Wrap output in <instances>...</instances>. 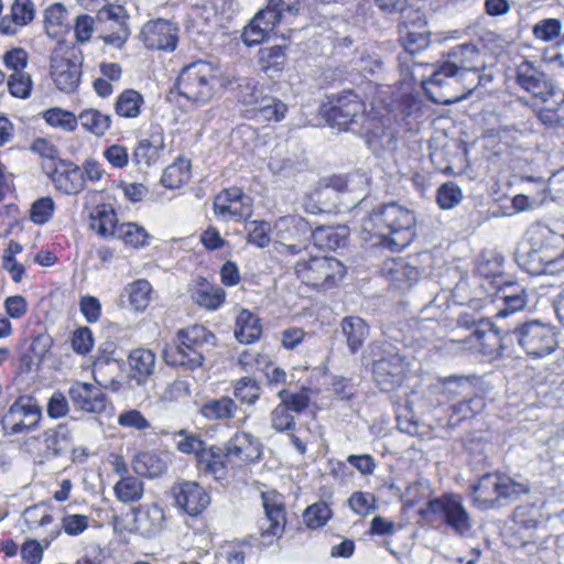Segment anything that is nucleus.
Segmentation results:
<instances>
[{
	"instance_id": "nucleus-1",
	"label": "nucleus",
	"mask_w": 564,
	"mask_h": 564,
	"mask_svg": "<svg viewBox=\"0 0 564 564\" xmlns=\"http://www.w3.org/2000/svg\"><path fill=\"white\" fill-rule=\"evenodd\" d=\"M492 64L494 58L477 45L459 44L443 56L422 85L429 98L435 104L457 102L482 82L491 80V75H480V72Z\"/></svg>"
},
{
	"instance_id": "nucleus-2",
	"label": "nucleus",
	"mask_w": 564,
	"mask_h": 564,
	"mask_svg": "<svg viewBox=\"0 0 564 564\" xmlns=\"http://www.w3.org/2000/svg\"><path fill=\"white\" fill-rule=\"evenodd\" d=\"M415 216L412 210L389 203L373 209L361 219L360 237L371 246H384L401 251L415 237Z\"/></svg>"
},
{
	"instance_id": "nucleus-3",
	"label": "nucleus",
	"mask_w": 564,
	"mask_h": 564,
	"mask_svg": "<svg viewBox=\"0 0 564 564\" xmlns=\"http://www.w3.org/2000/svg\"><path fill=\"white\" fill-rule=\"evenodd\" d=\"M529 491L525 482L506 474L490 473L482 475L471 486V502L479 510L503 508Z\"/></svg>"
},
{
	"instance_id": "nucleus-4",
	"label": "nucleus",
	"mask_w": 564,
	"mask_h": 564,
	"mask_svg": "<svg viewBox=\"0 0 564 564\" xmlns=\"http://www.w3.org/2000/svg\"><path fill=\"white\" fill-rule=\"evenodd\" d=\"M215 346V336L203 325L180 329L176 341L163 351L167 365L195 369L203 365L205 354Z\"/></svg>"
},
{
	"instance_id": "nucleus-5",
	"label": "nucleus",
	"mask_w": 564,
	"mask_h": 564,
	"mask_svg": "<svg viewBox=\"0 0 564 564\" xmlns=\"http://www.w3.org/2000/svg\"><path fill=\"white\" fill-rule=\"evenodd\" d=\"M302 283L316 290H328L338 284L346 272L345 265L333 257L310 256L300 259L294 267Z\"/></svg>"
},
{
	"instance_id": "nucleus-6",
	"label": "nucleus",
	"mask_w": 564,
	"mask_h": 564,
	"mask_svg": "<svg viewBox=\"0 0 564 564\" xmlns=\"http://www.w3.org/2000/svg\"><path fill=\"white\" fill-rule=\"evenodd\" d=\"M216 74L210 64L198 61L185 66L178 75V94L196 105H205L215 95Z\"/></svg>"
},
{
	"instance_id": "nucleus-7",
	"label": "nucleus",
	"mask_w": 564,
	"mask_h": 564,
	"mask_svg": "<svg viewBox=\"0 0 564 564\" xmlns=\"http://www.w3.org/2000/svg\"><path fill=\"white\" fill-rule=\"evenodd\" d=\"M531 257L540 262L542 272L555 274L564 271V240L547 226H534L530 230Z\"/></svg>"
},
{
	"instance_id": "nucleus-8",
	"label": "nucleus",
	"mask_w": 564,
	"mask_h": 564,
	"mask_svg": "<svg viewBox=\"0 0 564 564\" xmlns=\"http://www.w3.org/2000/svg\"><path fill=\"white\" fill-rule=\"evenodd\" d=\"M512 335L527 354L533 357L550 355L558 345L555 329L539 321H530L516 327Z\"/></svg>"
},
{
	"instance_id": "nucleus-9",
	"label": "nucleus",
	"mask_w": 564,
	"mask_h": 564,
	"mask_svg": "<svg viewBox=\"0 0 564 564\" xmlns=\"http://www.w3.org/2000/svg\"><path fill=\"white\" fill-rule=\"evenodd\" d=\"M261 501L264 517L259 520V543L268 547L282 536L286 517L283 498L280 494L263 491Z\"/></svg>"
},
{
	"instance_id": "nucleus-10",
	"label": "nucleus",
	"mask_w": 564,
	"mask_h": 564,
	"mask_svg": "<svg viewBox=\"0 0 564 564\" xmlns=\"http://www.w3.org/2000/svg\"><path fill=\"white\" fill-rule=\"evenodd\" d=\"M275 231L280 240L275 249L279 253L288 256L299 254L305 248L304 243L312 238L314 229L303 217L289 215L275 223Z\"/></svg>"
},
{
	"instance_id": "nucleus-11",
	"label": "nucleus",
	"mask_w": 564,
	"mask_h": 564,
	"mask_svg": "<svg viewBox=\"0 0 564 564\" xmlns=\"http://www.w3.org/2000/svg\"><path fill=\"white\" fill-rule=\"evenodd\" d=\"M82 53L73 47L55 51L51 57V77L63 93H73L80 82Z\"/></svg>"
},
{
	"instance_id": "nucleus-12",
	"label": "nucleus",
	"mask_w": 564,
	"mask_h": 564,
	"mask_svg": "<svg viewBox=\"0 0 564 564\" xmlns=\"http://www.w3.org/2000/svg\"><path fill=\"white\" fill-rule=\"evenodd\" d=\"M429 510L460 536L471 530V519L458 495H444L429 502Z\"/></svg>"
},
{
	"instance_id": "nucleus-13",
	"label": "nucleus",
	"mask_w": 564,
	"mask_h": 564,
	"mask_svg": "<svg viewBox=\"0 0 564 564\" xmlns=\"http://www.w3.org/2000/svg\"><path fill=\"white\" fill-rule=\"evenodd\" d=\"M367 188L368 177L364 173L355 172L346 176H333L328 180L327 184L323 188L317 189L314 193V196H316L321 205L312 207L311 209L308 206H306V209L310 210L312 214L324 213L328 210L329 206L321 202V198H329L334 192L352 194L354 197L350 203L356 205L364 200L367 193Z\"/></svg>"
},
{
	"instance_id": "nucleus-14",
	"label": "nucleus",
	"mask_w": 564,
	"mask_h": 564,
	"mask_svg": "<svg viewBox=\"0 0 564 564\" xmlns=\"http://www.w3.org/2000/svg\"><path fill=\"white\" fill-rule=\"evenodd\" d=\"M41 419V408L31 398L21 397L10 405L1 424L6 434H26L35 430Z\"/></svg>"
},
{
	"instance_id": "nucleus-15",
	"label": "nucleus",
	"mask_w": 564,
	"mask_h": 564,
	"mask_svg": "<svg viewBox=\"0 0 564 564\" xmlns=\"http://www.w3.org/2000/svg\"><path fill=\"white\" fill-rule=\"evenodd\" d=\"M324 113L329 123L339 129H348L350 124L364 126L367 119L364 101L352 91L337 96L329 108L324 106Z\"/></svg>"
},
{
	"instance_id": "nucleus-16",
	"label": "nucleus",
	"mask_w": 564,
	"mask_h": 564,
	"mask_svg": "<svg viewBox=\"0 0 564 564\" xmlns=\"http://www.w3.org/2000/svg\"><path fill=\"white\" fill-rule=\"evenodd\" d=\"M97 23L105 43L120 47L127 41L129 29L121 6H104L98 10Z\"/></svg>"
},
{
	"instance_id": "nucleus-17",
	"label": "nucleus",
	"mask_w": 564,
	"mask_h": 564,
	"mask_svg": "<svg viewBox=\"0 0 564 564\" xmlns=\"http://www.w3.org/2000/svg\"><path fill=\"white\" fill-rule=\"evenodd\" d=\"M516 80L521 88L543 102H550L556 95L552 80L529 61L517 66Z\"/></svg>"
},
{
	"instance_id": "nucleus-18",
	"label": "nucleus",
	"mask_w": 564,
	"mask_h": 564,
	"mask_svg": "<svg viewBox=\"0 0 564 564\" xmlns=\"http://www.w3.org/2000/svg\"><path fill=\"white\" fill-rule=\"evenodd\" d=\"M406 364L402 356L392 350L373 362V378L382 391L399 387L405 376Z\"/></svg>"
},
{
	"instance_id": "nucleus-19",
	"label": "nucleus",
	"mask_w": 564,
	"mask_h": 564,
	"mask_svg": "<svg viewBox=\"0 0 564 564\" xmlns=\"http://www.w3.org/2000/svg\"><path fill=\"white\" fill-rule=\"evenodd\" d=\"M215 214L225 220L246 219L252 213V204L249 196L238 187L223 191L214 200Z\"/></svg>"
},
{
	"instance_id": "nucleus-20",
	"label": "nucleus",
	"mask_w": 564,
	"mask_h": 564,
	"mask_svg": "<svg viewBox=\"0 0 564 564\" xmlns=\"http://www.w3.org/2000/svg\"><path fill=\"white\" fill-rule=\"evenodd\" d=\"M175 505L191 517L199 516L210 505L209 494L195 481H183L172 488Z\"/></svg>"
},
{
	"instance_id": "nucleus-21",
	"label": "nucleus",
	"mask_w": 564,
	"mask_h": 564,
	"mask_svg": "<svg viewBox=\"0 0 564 564\" xmlns=\"http://www.w3.org/2000/svg\"><path fill=\"white\" fill-rule=\"evenodd\" d=\"M261 453L259 438L247 432H236L225 445L226 460L235 465L256 462Z\"/></svg>"
},
{
	"instance_id": "nucleus-22",
	"label": "nucleus",
	"mask_w": 564,
	"mask_h": 564,
	"mask_svg": "<svg viewBox=\"0 0 564 564\" xmlns=\"http://www.w3.org/2000/svg\"><path fill=\"white\" fill-rule=\"evenodd\" d=\"M177 28L172 22L158 19L147 22L141 31L142 40L151 50L173 51L177 44Z\"/></svg>"
},
{
	"instance_id": "nucleus-23",
	"label": "nucleus",
	"mask_w": 564,
	"mask_h": 564,
	"mask_svg": "<svg viewBox=\"0 0 564 564\" xmlns=\"http://www.w3.org/2000/svg\"><path fill=\"white\" fill-rule=\"evenodd\" d=\"M240 99L248 105H256L254 117L259 121H280L285 117L288 107L281 100L273 97H263L260 100L256 96V88L246 85L241 90Z\"/></svg>"
},
{
	"instance_id": "nucleus-24",
	"label": "nucleus",
	"mask_w": 564,
	"mask_h": 564,
	"mask_svg": "<svg viewBox=\"0 0 564 564\" xmlns=\"http://www.w3.org/2000/svg\"><path fill=\"white\" fill-rule=\"evenodd\" d=\"M165 525V513L156 503L142 505L133 510V523L130 531L142 536L152 538L160 533Z\"/></svg>"
},
{
	"instance_id": "nucleus-25",
	"label": "nucleus",
	"mask_w": 564,
	"mask_h": 564,
	"mask_svg": "<svg viewBox=\"0 0 564 564\" xmlns=\"http://www.w3.org/2000/svg\"><path fill=\"white\" fill-rule=\"evenodd\" d=\"M74 406L87 413H101L107 408L106 394L87 382H75L68 391Z\"/></svg>"
},
{
	"instance_id": "nucleus-26",
	"label": "nucleus",
	"mask_w": 564,
	"mask_h": 564,
	"mask_svg": "<svg viewBox=\"0 0 564 564\" xmlns=\"http://www.w3.org/2000/svg\"><path fill=\"white\" fill-rule=\"evenodd\" d=\"M51 178L55 187L67 195L78 194L86 183L84 171L78 165L66 161H59L55 165Z\"/></svg>"
},
{
	"instance_id": "nucleus-27",
	"label": "nucleus",
	"mask_w": 564,
	"mask_h": 564,
	"mask_svg": "<svg viewBox=\"0 0 564 564\" xmlns=\"http://www.w3.org/2000/svg\"><path fill=\"white\" fill-rule=\"evenodd\" d=\"M164 148L162 128L160 126L152 127L150 134L138 142L133 151V161L140 167H149L160 159Z\"/></svg>"
},
{
	"instance_id": "nucleus-28",
	"label": "nucleus",
	"mask_w": 564,
	"mask_h": 564,
	"mask_svg": "<svg viewBox=\"0 0 564 564\" xmlns=\"http://www.w3.org/2000/svg\"><path fill=\"white\" fill-rule=\"evenodd\" d=\"M533 126L529 120H519L508 123L501 122L486 129V135L497 138L508 147L520 145L533 133Z\"/></svg>"
},
{
	"instance_id": "nucleus-29",
	"label": "nucleus",
	"mask_w": 564,
	"mask_h": 564,
	"mask_svg": "<svg viewBox=\"0 0 564 564\" xmlns=\"http://www.w3.org/2000/svg\"><path fill=\"white\" fill-rule=\"evenodd\" d=\"M386 279L397 289L411 288L419 280V270L403 258L387 259L382 267Z\"/></svg>"
},
{
	"instance_id": "nucleus-30",
	"label": "nucleus",
	"mask_w": 564,
	"mask_h": 564,
	"mask_svg": "<svg viewBox=\"0 0 564 564\" xmlns=\"http://www.w3.org/2000/svg\"><path fill=\"white\" fill-rule=\"evenodd\" d=\"M35 17L34 4L31 0H14L10 17L0 20V33L13 35L19 26L28 25Z\"/></svg>"
},
{
	"instance_id": "nucleus-31",
	"label": "nucleus",
	"mask_w": 564,
	"mask_h": 564,
	"mask_svg": "<svg viewBox=\"0 0 564 564\" xmlns=\"http://www.w3.org/2000/svg\"><path fill=\"white\" fill-rule=\"evenodd\" d=\"M275 25L272 12L263 9L245 26L241 39L248 46L260 44Z\"/></svg>"
},
{
	"instance_id": "nucleus-32",
	"label": "nucleus",
	"mask_w": 564,
	"mask_h": 564,
	"mask_svg": "<svg viewBox=\"0 0 564 564\" xmlns=\"http://www.w3.org/2000/svg\"><path fill=\"white\" fill-rule=\"evenodd\" d=\"M118 224L117 214L110 204H100L89 214V227L100 237H115Z\"/></svg>"
},
{
	"instance_id": "nucleus-33",
	"label": "nucleus",
	"mask_w": 564,
	"mask_h": 564,
	"mask_svg": "<svg viewBox=\"0 0 564 564\" xmlns=\"http://www.w3.org/2000/svg\"><path fill=\"white\" fill-rule=\"evenodd\" d=\"M238 404L228 397L213 398L205 401L199 413L209 421H229L236 416Z\"/></svg>"
},
{
	"instance_id": "nucleus-34",
	"label": "nucleus",
	"mask_w": 564,
	"mask_h": 564,
	"mask_svg": "<svg viewBox=\"0 0 564 564\" xmlns=\"http://www.w3.org/2000/svg\"><path fill=\"white\" fill-rule=\"evenodd\" d=\"M192 299L198 306L208 311H216L224 304L226 292L223 288L202 280L196 283Z\"/></svg>"
},
{
	"instance_id": "nucleus-35",
	"label": "nucleus",
	"mask_w": 564,
	"mask_h": 564,
	"mask_svg": "<svg viewBox=\"0 0 564 564\" xmlns=\"http://www.w3.org/2000/svg\"><path fill=\"white\" fill-rule=\"evenodd\" d=\"M340 328L350 352L356 354L369 334L367 323L361 317L348 316L341 321Z\"/></svg>"
},
{
	"instance_id": "nucleus-36",
	"label": "nucleus",
	"mask_w": 564,
	"mask_h": 564,
	"mask_svg": "<svg viewBox=\"0 0 564 564\" xmlns=\"http://www.w3.org/2000/svg\"><path fill=\"white\" fill-rule=\"evenodd\" d=\"M128 361L131 370V377L140 384L153 373L155 367V355L150 349L138 348L130 352Z\"/></svg>"
},
{
	"instance_id": "nucleus-37",
	"label": "nucleus",
	"mask_w": 564,
	"mask_h": 564,
	"mask_svg": "<svg viewBox=\"0 0 564 564\" xmlns=\"http://www.w3.org/2000/svg\"><path fill=\"white\" fill-rule=\"evenodd\" d=\"M262 333L259 318L248 310H242L236 317L235 336L242 344L257 341Z\"/></svg>"
},
{
	"instance_id": "nucleus-38",
	"label": "nucleus",
	"mask_w": 564,
	"mask_h": 564,
	"mask_svg": "<svg viewBox=\"0 0 564 564\" xmlns=\"http://www.w3.org/2000/svg\"><path fill=\"white\" fill-rule=\"evenodd\" d=\"M431 31L425 21H421L419 25H404L401 35V42L405 52L414 54L430 44Z\"/></svg>"
},
{
	"instance_id": "nucleus-39",
	"label": "nucleus",
	"mask_w": 564,
	"mask_h": 564,
	"mask_svg": "<svg viewBox=\"0 0 564 564\" xmlns=\"http://www.w3.org/2000/svg\"><path fill=\"white\" fill-rule=\"evenodd\" d=\"M144 105L143 96L134 89H124L116 98L115 112L126 119L138 118Z\"/></svg>"
},
{
	"instance_id": "nucleus-40",
	"label": "nucleus",
	"mask_w": 564,
	"mask_h": 564,
	"mask_svg": "<svg viewBox=\"0 0 564 564\" xmlns=\"http://www.w3.org/2000/svg\"><path fill=\"white\" fill-rule=\"evenodd\" d=\"M116 498L123 503L137 502L142 499L144 494L143 481L133 475L120 478L113 486Z\"/></svg>"
},
{
	"instance_id": "nucleus-41",
	"label": "nucleus",
	"mask_w": 564,
	"mask_h": 564,
	"mask_svg": "<svg viewBox=\"0 0 564 564\" xmlns=\"http://www.w3.org/2000/svg\"><path fill=\"white\" fill-rule=\"evenodd\" d=\"M132 468L140 476L153 478L162 475L167 466L158 454L142 452L134 456Z\"/></svg>"
},
{
	"instance_id": "nucleus-42",
	"label": "nucleus",
	"mask_w": 564,
	"mask_h": 564,
	"mask_svg": "<svg viewBox=\"0 0 564 564\" xmlns=\"http://www.w3.org/2000/svg\"><path fill=\"white\" fill-rule=\"evenodd\" d=\"M484 406V399L476 394L474 389L473 394L467 395V398H462L452 405V415L449 420L452 424L455 425L459 421L473 417L475 414L479 413Z\"/></svg>"
},
{
	"instance_id": "nucleus-43",
	"label": "nucleus",
	"mask_w": 564,
	"mask_h": 564,
	"mask_svg": "<svg viewBox=\"0 0 564 564\" xmlns=\"http://www.w3.org/2000/svg\"><path fill=\"white\" fill-rule=\"evenodd\" d=\"M189 161L180 158L169 165L161 177V183L166 188H180L191 178Z\"/></svg>"
},
{
	"instance_id": "nucleus-44",
	"label": "nucleus",
	"mask_w": 564,
	"mask_h": 564,
	"mask_svg": "<svg viewBox=\"0 0 564 564\" xmlns=\"http://www.w3.org/2000/svg\"><path fill=\"white\" fill-rule=\"evenodd\" d=\"M77 120L86 131L97 137L104 135L111 126V117L94 108L83 110Z\"/></svg>"
},
{
	"instance_id": "nucleus-45",
	"label": "nucleus",
	"mask_w": 564,
	"mask_h": 564,
	"mask_svg": "<svg viewBox=\"0 0 564 564\" xmlns=\"http://www.w3.org/2000/svg\"><path fill=\"white\" fill-rule=\"evenodd\" d=\"M44 24L51 37H57L68 25L67 10L64 4L56 2L46 8Z\"/></svg>"
},
{
	"instance_id": "nucleus-46",
	"label": "nucleus",
	"mask_w": 564,
	"mask_h": 564,
	"mask_svg": "<svg viewBox=\"0 0 564 564\" xmlns=\"http://www.w3.org/2000/svg\"><path fill=\"white\" fill-rule=\"evenodd\" d=\"M124 292L129 297L130 305L135 311H143L150 304L152 286L150 282L144 279H139L130 283L124 289Z\"/></svg>"
},
{
	"instance_id": "nucleus-47",
	"label": "nucleus",
	"mask_w": 564,
	"mask_h": 564,
	"mask_svg": "<svg viewBox=\"0 0 564 564\" xmlns=\"http://www.w3.org/2000/svg\"><path fill=\"white\" fill-rule=\"evenodd\" d=\"M232 394L241 404L253 405L260 398L261 388L254 379L243 377L234 381Z\"/></svg>"
},
{
	"instance_id": "nucleus-48",
	"label": "nucleus",
	"mask_w": 564,
	"mask_h": 564,
	"mask_svg": "<svg viewBox=\"0 0 564 564\" xmlns=\"http://www.w3.org/2000/svg\"><path fill=\"white\" fill-rule=\"evenodd\" d=\"M346 230L344 228L317 227L313 231L312 239L321 247L337 249L346 243Z\"/></svg>"
},
{
	"instance_id": "nucleus-49",
	"label": "nucleus",
	"mask_w": 564,
	"mask_h": 564,
	"mask_svg": "<svg viewBox=\"0 0 564 564\" xmlns=\"http://www.w3.org/2000/svg\"><path fill=\"white\" fill-rule=\"evenodd\" d=\"M225 451L210 447L200 454L199 463L205 471L212 474L216 479L224 478L226 475V463L224 462Z\"/></svg>"
},
{
	"instance_id": "nucleus-50",
	"label": "nucleus",
	"mask_w": 564,
	"mask_h": 564,
	"mask_svg": "<svg viewBox=\"0 0 564 564\" xmlns=\"http://www.w3.org/2000/svg\"><path fill=\"white\" fill-rule=\"evenodd\" d=\"M61 531L56 530L52 532L48 536L44 538L42 542H37L36 540H28L23 543L21 547L22 558L28 564H40L43 557V551L45 547H48L53 540H55L59 535Z\"/></svg>"
},
{
	"instance_id": "nucleus-51",
	"label": "nucleus",
	"mask_w": 564,
	"mask_h": 564,
	"mask_svg": "<svg viewBox=\"0 0 564 564\" xmlns=\"http://www.w3.org/2000/svg\"><path fill=\"white\" fill-rule=\"evenodd\" d=\"M45 448L54 456L61 455L70 448V438L67 430L63 425L57 429L47 430L44 433Z\"/></svg>"
},
{
	"instance_id": "nucleus-52",
	"label": "nucleus",
	"mask_w": 564,
	"mask_h": 564,
	"mask_svg": "<svg viewBox=\"0 0 564 564\" xmlns=\"http://www.w3.org/2000/svg\"><path fill=\"white\" fill-rule=\"evenodd\" d=\"M115 237L121 239L126 245L139 248L147 243L148 234L144 228L134 223H124L119 225Z\"/></svg>"
},
{
	"instance_id": "nucleus-53",
	"label": "nucleus",
	"mask_w": 564,
	"mask_h": 564,
	"mask_svg": "<svg viewBox=\"0 0 564 564\" xmlns=\"http://www.w3.org/2000/svg\"><path fill=\"white\" fill-rule=\"evenodd\" d=\"M8 89L12 97L26 99L31 96L33 88V80L31 75L23 70L11 73L8 77Z\"/></svg>"
},
{
	"instance_id": "nucleus-54",
	"label": "nucleus",
	"mask_w": 564,
	"mask_h": 564,
	"mask_svg": "<svg viewBox=\"0 0 564 564\" xmlns=\"http://www.w3.org/2000/svg\"><path fill=\"white\" fill-rule=\"evenodd\" d=\"M45 121L54 127L61 128L64 131H74L77 128V117L61 108H52L43 113Z\"/></svg>"
},
{
	"instance_id": "nucleus-55",
	"label": "nucleus",
	"mask_w": 564,
	"mask_h": 564,
	"mask_svg": "<svg viewBox=\"0 0 564 564\" xmlns=\"http://www.w3.org/2000/svg\"><path fill=\"white\" fill-rule=\"evenodd\" d=\"M303 517L308 528L318 529L332 518V510L326 502L322 501L307 507Z\"/></svg>"
},
{
	"instance_id": "nucleus-56",
	"label": "nucleus",
	"mask_w": 564,
	"mask_h": 564,
	"mask_svg": "<svg viewBox=\"0 0 564 564\" xmlns=\"http://www.w3.org/2000/svg\"><path fill=\"white\" fill-rule=\"evenodd\" d=\"M443 393L451 399L467 398L475 389L471 381L465 377H449L443 381Z\"/></svg>"
},
{
	"instance_id": "nucleus-57",
	"label": "nucleus",
	"mask_w": 564,
	"mask_h": 564,
	"mask_svg": "<svg viewBox=\"0 0 564 564\" xmlns=\"http://www.w3.org/2000/svg\"><path fill=\"white\" fill-rule=\"evenodd\" d=\"M501 300L505 303V307L500 308L497 313L499 317H506L509 313H514L522 310L525 304V295L522 289H506L502 291Z\"/></svg>"
},
{
	"instance_id": "nucleus-58",
	"label": "nucleus",
	"mask_w": 564,
	"mask_h": 564,
	"mask_svg": "<svg viewBox=\"0 0 564 564\" xmlns=\"http://www.w3.org/2000/svg\"><path fill=\"white\" fill-rule=\"evenodd\" d=\"M269 362L270 358L267 354L254 349H245L238 358V364L245 371L258 370L263 372Z\"/></svg>"
},
{
	"instance_id": "nucleus-59",
	"label": "nucleus",
	"mask_w": 564,
	"mask_h": 564,
	"mask_svg": "<svg viewBox=\"0 0 564 564\" xmlns=\"http://www.w3.org/2000/svg\"><path fill=\"white\" fill-rule=\"evenodd\" d=\"M481 51L486 52L496 62L495 55L505 52L510 45V41L496 32L486 31L480 36Z\"/></svg>"
},
{
	"instance_id": "nucleus-60",
	"label": "nucleus",
	"mask_w": 564,
	"mask_h": 564,
	"mask_svg": "<svg viewBox=\"0 0 564 564\" xmlns=\"http://www.w3.org/2000/svg\"><path fill=\"white\" fill-rule=\"evenodd\" d=\"M562 31V22L558 19H543L536 22L532 29V33L536 40L551 42L556 39Z\"/></svg>"
},
{
	"instance_id": "nucleus-61",
	"label": "nucleus",
	"mask_w": 564,
	"mask_h": 564,
	"mask_svg": "<svg viewBox=\"0 0 564 564\" xmlns=\"http://www.w3.org/2000/svg\"><path fill=\"white\" fill-rule=\"evenodd\" d=\"M348 503L351 510L359 516H367L378 508L376 496L365 491L354 492Z\"/></svg>"
},
{
	"instance_id": "nucleus-62",
	"label": "nucleus",
	"mask_w": 564,
	"mask_h": 564,
	"mask_svg": "<svg viewBox=\"0 0 564 564\" xmlns=\"http://www.w3.org/2000/svg\"><path fill=\"white\" fill-rule=\"evenodd\" d=\"M524 182L535 183L541 187L542 193L546 196L547 192L564 195V169L555 172L549 180L543 177L524 176Z\"/></svg>"
},
{
	"instance_id": "nucleus-63",
	"label": "nucleus",
	"mask_w": 564,
	"mask_h": 564,
	"mask_svg": "<svg viewBox=\"0 0 564 564\" xmlns=\"http://www.w3.org/2000/svg\"><path fill=\"white\" fill-rule=\"evenodd\" d=\"M177 435L180 436L176 443L177 449L184 454H196L200 458V454L206 451L203 440L186 430H180Z\"/></svg>"
},
{
	"instance_id": "nucleus-64",
	"label": "nucleus",
	"mask_w": 564,
	"mask_h": 564,
	"mask_svg": "<svg viewBox=\"0 0 564 564\" xmlns=\"http://www.w3.org/2000/svg\"><path fill=\"white\" fill-rule=\"evenodd\" d=\"M463 194L458 185L453 182L443 184L437 191V203L442 209H451L458 205Z\"/></svg>"
}]
</instances>
